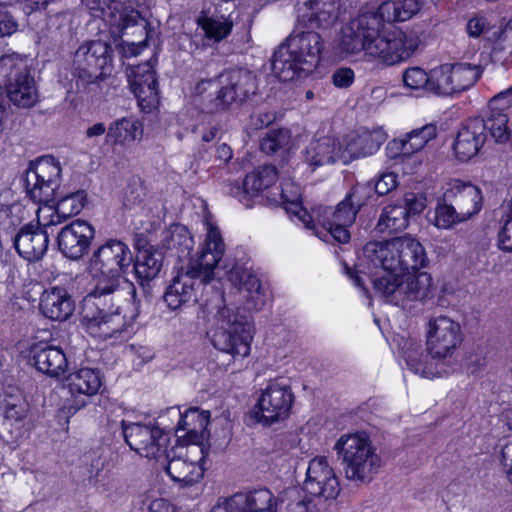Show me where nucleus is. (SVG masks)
Returning a JSON list of instances; mask_svg holds the SVG:
<instances>
[{
	"mask_svg": "<svg viewBox=\"0 0 512 512\" xmlns=\"http://www.w3.org/2000/svg\"><path fill=\"white\" fill-rule=\"evenodd\" d=\"M449 201L438 203L435 208L432 224L439 229H451L457 224L463 223L466 220L465 217L459 215V211Z\"/></svg>",
	"mask_w": 512,
	"mask_h": 512,
	"instance_id": "obj_48",
	"label": "nucleus"
},
{
	"mask_svg": "<svg viewBox=\"0 0 512 512\" xmlns=\"http://www.w3.org/2000/svg\"><path fill=\"white\" fill-rule=\"evenodd\" d=\"M61 175L59 162L52 156H43L26 174V190L34 202H53Z\"/></svg>",
	"mask_w": 512,
	"mask_h": 512,
	"instance_id": "obj_16",
	"label": "nucleus"
},
{
	"mask_svg": "<svg viewBox=\"0 0 512 512\" xmlns=\"http://www.w3.org/2000/svg\"><path fill=\"white\" fill-rule=\"evenodd\" d=\"M278 505L279 512H317L312 500L306 498L297 488L287 489Z\"/></svg>",
	"mask_w": 512,
	"mask_h": 512,
	"instance_id": "obj_47",
	"label": "nucleus"
},
{
	"mask_svg": "<svg viewBox=\"0 0 512 512\" xmlns=\"http://www.w3.org/2000/svg\"><path fill=\"white\" fill-rule=\"evenodd\" d=\"M402 80L404 86L410 90L437 95L434 68L429 72L418 66L407 68L402 74Z\"/></svg>",
	"mask_w": 512,
	"mask_h": 512,
	"instance_id": "obj_46",
	"label": "nucleus"
},
{
	"mask_svg": "<svg viewBox=\"0 0 512 512\" xmlns=\"http://www.w3.org/2000/svg\"><path fill=\"white\" fill-rule=\"evenodd\" d=\"M422 3L419 0H389L383 2L376 10H369L382 24L395 21H406L420 11Z\"/></svg>",
	"mask_w": 512,
	"mask_h": 512,
	"instance_id": "obj_36",
	"label": "nucleus"
},
{
	"mask_svg": "<svg viewBox=\"0 0 512 512\" xmlns=\"http://www.w3.org/2000/svg\"><path fill=\"white\" fill-rule=\"evenodd\" d=\"M386 139L387 135L381 128L349 133L340 140L341 162L348 164L354 159L373 155Z\"/></svg>",
	"mask_w": 512,
	"mask_h": 512,
	"instance_id": "obj_22",
	"label": "nucleus"
},
{
	"mask_svg": "<svg viewBox=\"0 0 512 512\" xmlns=\"http://www.w3.org/2000/svg\"><path fill=\"white\" fill-rule=\"evenodd\" d=\"M206 235L200 252L191 257L186 267H181L166 288L164 301L171 310L197 301V279L209 282L214 276V270L225 253V243L219 228L206 218Z\"/></svg>",
	"mask_w": 512,
	"mask_h": 512,
	"instance_id": "obj_4",
	"label": "nucleus"
},
{
	"mask_svg": "<svg viewBox=\"0 0 512 512\" xmlns=\"http://www.w3.org/2000/svg\"><path fill=\"white\" fill-rule=\"evenodd\" d=\"M218 156L224 161L229 160L232 157V151L229 146L222 144L217 149Z\"/></svg>",
	"mask_w": 512,
	"mask_h": 512,
	"instance_id": "obj_64",
	"label": "nucleus"
},
{
	"mask_svg": "<svg viewBox=\"0 0 512 512\" xmlns=\"http://www.w3.org/2000/svg\"><path fill=\"white\" fill-rule=\"evenodd\" d=\"M142 512H176V508L163 498H146L141 505Z\"/></svg>",
	"mask_w": 512,
	"mask_h": 512,
	"instance_id": "obj_56",
	"label": "nucleus"
},
{
	"mask_svg": "<svg viewBox=\"0 0 512 512\" xmlns=\"http://www.w3.org/2000/svg\"><path fill=\"white\" fill-rule=\"evenodd\" d=\"M107 133V129L104 123L98 122L93 124L91 127H89L86 130V137L87 138H95L102 136L103 134Z\"/></svg>",
	"mask_w": 512,
	"mask_h": 512,
	"instance_id": "obj_61",
	"label": "nucleus"
},
{
	"mask_svg": "<svg viewBox=\"0 0 512 512\" xmlns=\"http://www.w3.org/2000/svg\"><path fill=\"white\" fill-rule=\"evenodd\" d=\"M36 368L50 376H58L65 372L67 359L58 347L45 346L34 354Z\"/></svg>",
	"mask_w": 512,
	"mask_h": 512,
	"instance_id": "obj_40",
	"label": "nucleus"
},
{
	"mask_svg": "<svg viewBox=\"0 0 512 512\" xmlns=\"http://www.w3.org/2000/svg\"><path fill=\"white\" fill-rule=\"evenodd\" d=\"M323 50L321 36L313 31L289 36L274 52L272 70L281 81H293L311 73Z\"/></svg>",
	"mask_w": 512,
	"mask_h": 512,
	"instance_id": "obj_6",
	"label": "nucleus"
},
{
	"mask_svg": "<svg viewBox=\"0 0 512 512\" xmlns=\"http://www.w3.org/2000/svg\"><path fill=\"white\" fill-rule=\"evenodd\" d=\"M197 26L203 30L204 38L217 44L225 40L232 32L234 22L230 16H199Z\"/></svg>",
	"mask_w": 512,
	"mask_h": 512,
	"instance_id": "obj_41",
	"label": "nucleus"
},
{
	"mask_svg": "<svg viewBox=\"0 0 512 512\" xmlns=\"http://www.w3.org/2000/svg\"><path fill=\"white\" fill-rule=\"evenodd\" d=\"M294 399L289 379L285 377L271 379L260 390L251 415L263 425L284 421L290 416Z\"/></svg>",
	"mask_w": 512,
	"mask_h": 512,
	"instance_id": "obj_11",
	"label": "nucleus"
},
{
	"mask_svg": "<svg viewBox=\"0 0 512 512\" xmlns=\"http://www.w3.org/2000/svg\"><path fill=\"white\" fill-rule=\"evenodd\" d=\"M128 78L140 109L145 113H151L157 109L160 98L152 65L147 62L132 68Z\"/></svg>",
	"mask_w": 512,
	"mask_h": 512,
	"instance_id": "obj_23",
	"label": "nucleus"
},
{
	"mask_svg": "<svg viewBox=\"0 0 512 512\" xmlns=\"http://www.w3.org/2000/svg\"><path fill=\"white\" fill-rule=\"evenodd\" d=\"M0 75L8 78L6 92L15 106L30 108L38 102L35 80L25 71V65L18 55H4L0 58Z\"/></svg>",
	"mask_w": 512,
	"mask_h": 512,
	"instance_id": "obj_13",
	"label": "nucleus"
},
{
	"mask_svg": "<svg viewBox=\"0 0 512 512\" xmlns=\"http://www.w3.org/2000/svg\"><path fill=\"white\" fill-rule=\"evenodd\" d=\"M255 79L244 69L225 71L215 79L197 83L195 93L202 98L203 109L214 113L235 101H244L255 93Z\"/></svg>",
	"mask_w": 512,
	"mask_h": 512,
	"instance_id": "obj_9",
	"label": "nucleus"
},
{
	"mask_svg": "<svg viewBox=\"0 0 512 512\" xmlns=\"http://www.w3.org/2000/svg\"><path fill=\"white\" fill-rule=\"evenodd\" d=\"M111 47L103 41L81 45L74 55L75 75L84 83H94L111 72Z\"/></svg>",
	"mask_w": 512,
	"mask_h": 512,
	"instance_id": "obj_15",
	"label": "nucleus"
},
{
	"mask_svg": "<svg viewBox=\"0 0 512 512\" xmlns=\"http://www.w3.org/2000/svg\"><path fill=\"white\" fill-rule=\"evenodd\" d=\"M154 437L151 440H147V446L153 452V455L149 459L155 460L159 465L160 462H165L166 458H169L168 445L170 442L169 433L163 431L158 426L153 431Z\"/></svg>",
	"mask_w": 512,
	"mask_h": 512,
	"instance_id": "obj_49",
	"label": "nucleus"
},
{
	"mask_svg": "<svg viewBox=\"0 0 512 512\" xmlns=\"http://www.w3.org/2000/svg\"><path fill=\"white\" fill-rule=\"evenodd\" d=\"M17 30V23L13 17L7 13L0 11V37L10 36Z\"/></svg>",
	"mask_w": 512,
	"mask_h": 512,
	"instance_id": "obj_60",
	"label": "nucleus"
},
{
	"mask_svg": "<svg viewBox=\"0 0 512 512\" xmlns=\"http://www.w3.org/2000/svg\"><path fill=\"white\" fill-rule=\"evenodd\" d=\"M14 247L27 261H38L48 249L49 239L45 231L33 225H26L13 238Z\"/></svg>",
	"mask_w": 512,
	"mask_h": 512,
	"instance_id": "obj_30",
	"label": "nucleus"
},
{
	"mask_svg": "<svg viewBox=\"0 0 512 512\" xmlns=\"http://www.w3.org/2000/svg\"><path fill=\"white\" fill-rule=\"evenodd\" d=\"M144 133L142 122L134 117H122L110 123L106 141L121 147H130L140 141Z\"/></svg>",
	"mask_w": 512,
	"mask_h": 512,
	"instance_id": "obj_35",
	"label": "nucleus"
},
{
	"mask_svg": "<svg viewBox=\"0 0 512 512\" xmlns=\"http://www.w3.org/2000/svg\"><path fill=\"white\" fill-rule=\"evenodd\" d=\"M207 455L206 446L187 445L169 451V458L160 462L170 478L182 486L197 483L204 475V461Z\"/></svg>",
	"mask_w": 512,
	"mask_h": 512,
	"instance_id": "obj_12",
	"label": "nucleus"
},
{
	"mask_svg": "<svg viewBox=\"0 0 512 512\" xmlns=\"http://www.w3.org/2000/svg\"><path fill=\"white\" fill-rule=\"evenodd\" d=\"M463 342L461 324L451 317L440 315L428 320L425 329V351L419 344L407 341L403 357L409 370L427 379L444 376L446 366Z\"/></svg>",
	"mask_w": 512,
	"mask_h": 512,
	"instance_id": "obj_3",
	"label": "nucleus"
},
{
	"mask_svg": "<svg viewBox=\"0 0 512 512\" xmlns=\"http://www.w3.org/2000/svg\"><path fill=\"white\" fill-rule=\"evenodd\" d=\"M20 210L19 205L0 208V246L2 245L3 236L10 234L11 229L20 223V220L14 217V214L20 212Z\"/></svg>",
	"mask_w": 512,
	"mask_h": 512,
	"instance_id": "obj_54",
	"label": "nucleus"
},
{
	"mask_svg": "<svg viewBox=\"0 0 512 512\" xmlns=\"http://www.w3.org/2000/svg\"><path fill=\"white\" fill-rule=\"evenodd\" d=\"M354 72L350 68L337 69L333 76V83L338 88H347L354 82Z\"/></svg>",
	"mask_w": 512,
	"mask_h": 512,
	"instance_id": "obj_59",
	"label": "nucleus"
},
{
	"mask_svg": "<svg viewBox=\"0 0 512 512\" xmlns=\"http://www.w3.org/2000/svg\"><path fill=\"white\" fill-rule=\"evenodd\" d=\"M157 426L152 424L123 423V434L129 447L139 455L150 458L153 452L147 446V440H151L153 431Z\"/></svg>",
	"mask_w": 512,
	"mask_h": 512,
	"instance_id": "obj_39",
	"label": "nucleus"
},
{
	"mask_svg": "<svg viewBox=\"0 0 512 512\" xmlns=\"http://www.w3.org/2000/svg\"><path fill=\"white\" fill-rule=\"evenodd\" d=\"M340 0H310L300 8V20L310 28H328L338 19Z\"/></svg>",
	"mask_w": 512,
	"mask_h": 512,
	"instance_id": "obj_31",
	"label": "nucleus"
},
{
	"mask_svg": "<svg viewBox=\"0 0 512 512\" xmlns=\"http://www.w3.org/2000/svg\"><path fill=\"white\" fill-rule=\"evenodd\" d=\"M278 499L269 489L238 493L219 501L210 512H276Z\"/></svg>",
	"mask_w": 512,
	"mask_h": 512,
	"instance_id": "obj_21",
	"label": "nucleus"
},
{
	"mask_svg": "<svg viewBox=\"0 0 512 512\" xmlns=\"http://www.w3.org/2000/svg\"><path fill=\"white\" fill-rule=\"evenodd\" d=\"M40 309L51 320H66L74 311V303L63 287H52L43 292Z\"/></svg>",
	"mask_w": 512,
	"mask_h": 512,
	"instance_id": "obj_33",
	"label": "nucleus"
},
{
	"mask_svg": "<svg viewBox=\"0 0 512 512\" xmlns=\"http://www.w3.org/2000/svg\"><path fill=\"white\" fill-rule=\"evenodd\" d=\"M53 202H38L40 204L37 210L38 223L43 227L55 226L62 223L65 218L58 211V206Z\"/></svg>",
	"mask_w": 512,
	"mask_h": 512,
	"instance_id": "obj_53",
	"label": "nucleus"
},
{
	"mask_svg": "<svg viewBox=\"0 0 512 512\" xmlns=\"http://www.w3.org/2000/svg\"><path fill=\"white\" fill-rule=\"evenodd\" d=\"M162 247L172 255L183 257L190 254L194 239L184 225L173 224L163 233Z\"/></svg>",
	"mask_w": 512,
	"mask_h": 512,
	"instance_id": "obj_38",
	"label": "nucleus"
},
{
	"mask_svg": "<svg viewBox=\"0 0 512 512\" xmlns=\"http://www.w3.org/2000/svg\"><path fill=\"white\" fill-rule=\"evenodd\" d=\"M56 198H58L56 196ZM86 195L84 191H76L70 193L60 199H56L55 203L58 206V211L64 216L65 219L78 214L84 207Z\"/></svg>",
	"mask_w": 512,
	"mask_h": 512,
	"instance_id": "obj_51",
	"label": "nucleus"
},
{
	"mask_svg": "<svg viewBox=\"0 0 512 512\" xmlns=\"http://www.w3.org/2000/svg\"><path fill=\"white\" fill-rule=\"evenodd\" d=\"M489 28L488 20L483 17L476 15L472 17L466 25V31L470 37L477 38L485 33Z\"/></svg>",
	"mask_w": 512,
	"mask_h": 512,
	"instance_id": "obj_58",
	"label": "nucleus"
},
{
	"mask_svg": "<svg viewBox=\"0 0 512 512\" xmlns=\"http://www.w3.org/2000/svg\"><path fill=\"white\" fill-rule=\"evenodd\" d=\"M444 200L451 202L459 211V215L469 220L481 209V191L470 182L455 179L448 183L444 192Z\"/></svg>",
	"mask_w": 512,
	"mask_h": 512,
	"instance_id": "obj_25",
	"label": "nucleus"
},
{
	"mask_svg": "<svg viewBox=\"0 0 512 512\" xmlns=\"http://www.w3.org/2000/svg\"><path fill=\"white\" fill-rule=\"evenodd\" d=\"M437 135L434 124H427L405 135L391 140L386 146L387 156L391 159L410 157L421 151Z\"/></svg>",
	"mask_w": 512,
	"mask_h": 512,
	"instance_id": "obj_26",
	"label": "nucleus"
},
{
	"mask_svg": "<svg viewBox=\"0 0 512 512\" xmlns=\"http://www.w3.org/2000/svg\"><path fill=\"white\" fill-rule=\"evenodd\" d=\"M201 313L207 324V334L215 348L236 357L250 353L254 328L249 316L228 303L219 294L209 299Z\"/></svg>",
	"mask_w": 512,
	"mask_h": 512,
	"instance_id": "obj_5",
	"label": "nucleus"
},
{
	"mask_svg": "<svg viewBox=\"0 0 512 512\" xmlns=\"http://www.w3.org/2000/svg\"><path fill=\"white\" fill-rule=\"evenodd\" d=\"M482 72L480 65L466 62L444 63L434 67L437 95L451 96L471 88Z\"/></svg>",
	"mask_w": 512,
	"mask_h": 512,
	"instance_id": "obj_17",
	"label": "nucleus"
},
{
	"mask_svg": "<svg viewBox=\"0 0 512 512\" xmlns=\"http://www.w3.org/2000/svg\"><path fill=\"white\" fill-rule=\"evenodd\" d=\"M94 236V228L88 222L78 219L61 229L58 246L66 257L79 259L88 250Z\"/></svg>",
	"mask_w": 512,
	"mask_h": 512,
	"instance_id": "obj_24",
	"label": "nucleus"
},
{
	"mask_svg": "<svg viewBox=\"0 0 512 512\" xmlns=\"http://www.w3.org/2000/svg\"><path fill=\"white\" fill-rule=\"evenodd\" d=\"M364 255L383 274H374V289L388 303L411 309L416 303H424L434 297L431 274L421 269L429 259L423 245L410 235L395 237L382 242H369Z\"/></svg>",
	"mask_w": 512,
	"mask_h": 512,
	"instance_id": "obj_1",
	"label": "nucleus"
},
{
	"mask_svg": "<svg viewBox=\"0 0 512 512\" xmlns=\"http://www.w3.org/2000/svg\"><path fill=\"white\" fill-rule=\"evenodd\" d=\"M333 449L349 481L369 483L382 466V458L365 432L342 434L335 442Z\"/></svg>",
	"mask_w": 512,
	"mask_h": 512,
	"instance_id": "obj_8",
	"label": "nucleus"
},
{
	"mask_svg": "<svg viewBox=\"0 0 512 512\" xmlns=\"http://www.w3.org/2000/svg\"><path fill=\"white\" fill-rule=\"evenodd\" d=\"M94 17H99L111 28L112 33H123L129 27L138 25L139 12L125 3L105 0H82Z\"/></svg>",
	"mask_w": 512,
	"mask_h": 512,
	"instance_id": "obj_20",
	"label": "nucleus"
},
{
	"mask_svg": "<svg viewBox=\"0 0 512 512\" xmlns=\"http://www.w3.org/2000/svg\"><path fill=\"white\" fill-rule=\"evenodd\" d=\"M120 294L97 295L91 290L84 299L83 304V324L86 331L93 337L106 340L108 338L118 337L130 325V321L122 315V307L116 305Z\"/></svg>",
	"mask_w": 512,
	"mask_h": 512,
	"instance_id": "obj_10",
	"label": "nucleus"
},
{
	"mask_svg": "<svg viewBox=\"0 0 512 512\" xmlns=\"http://www.w3.org/2000/svg\"><path fill=\"white\" fill-rule=\"evenodd\" d=\"M229 281L238 287L248 310H261L266 303V294L260 279L242 266H234L228 273Z\"/></svg>",
	"mask_w": 512,
	"mask_h": 512,
	"instance_id": "obj_27",
	"label": "nucleus"
},
{
	"mask_svg": "<svg viewBox=\"0 0 512 512\" xmlns=\"http://www.w3.org/2000/svg\"><path fill=\"white\" fill-rule=\"evenodd\" d=\"M277 178L278 174L274 166H260L245 177L242 186L233 185L230 193L242 201V196L256 195L268 189L276 182Z\"/></svg>",
	"mask_w": 512,
	"mask_h": 512,
	"instance_id": "obj_34",
	"label": "nucleus"
},
{
	"mask_svg": "<svg viewBox=\"0 0 512 512\" xmlns=\"http://www.w3.org/2000/svg\"><path fill=\"white\" fill-rule=\"evenodd\" d=\"M65 386L70 394L64 409L74 414L87 405V399L96 395L102 386L99 370L89 367L76 369L68 374Z\"/></svg>",
	"mask_w": 512,
	"mask_h": 512,
	"instance_id": "obj_18",
	"label": "nucleus"
},
{
	"mask_svg": "<svg viewBox=\"0 0 512 512\" xmlns=\"http://www.w3.org/2000/svg\"><path fill=\"white\" fill-rule=\"evenodd\" d=\"M419 43L414 30L394 28L380 34L379 19L369 10H363L341 29L337 48L345 56L364 51L390 66L411 57Z\"/></svg>",
	"mask_w": 512,
	"mask_h": 512,
	"instance_id": "obj_2",
	"label": "nucleus"
},
{
	"mask_svg": "<svg viewBox=\"0 0 512 512\" xmlns=\"http://www.w3.org/2000/svg\"><path fill=\"white\" fill-rule=\"evenodd\" d=\"M397 178L398 176L394 172L382 173L375 184L376 192L380 195L388 194L389 192L396 188L398 184Z\"/></svg>",
	"mask_w": 512,
	"mask_h": 512,
	"instance_id": "obj_57",
	"label": "nucleus"
},
{
	"mask_svg": "<svg viewBox=\"0 0 512 512\" xmlns=\"http://www.w3.org/2000/svg\"><path fill=\"white\" fill-rule=\"evenodd\" d=\"M510 106V100L501 102L498 105H492V99L490 100V114L487 119L484 120V126L485 131L489 130L491 137H493L496 142L504 143L510 138L508 116L503 112Z\"/></svg>",
	"mask_w": 512,
	"mask_h": 512,
	"instance_id": "obj_42",
	"label": "nucleus"
},
{
	"mask_svg": "<svg viewBox=\"0 0 512 512\" xmlns=\"http://www.w3.org/2000/svg\"><path fill=\"white\" fill-rule=\"evenodd\" d=\"M362 188L354 187L350 193L334 208H325L318 216V222L339 243L350 240L349 227L354 223L356 215L364 205Z\"/></svg>",
	"mask_w": 512,
	"mask_h": 512,
	"instance_id": "obj_14",
	"label": "nucleus"
},
{
	"mask_svg": "<svg viewBox=\"0 0 512 512\" xmlns=\"http://www.w3.org/2000/svg\"><path fill=\"white\" fill-rule=\"evenodd\" d=\"M209 417L208 411L197 408L188 409L180 415L176 428L178 439L183 440L187 445L205 446L204 443L208 439Z\"/></svg>",
	"mask_w": 512,
	"mask_h": 512,
	"instance_id": "obj_29",
	"label": "nucleus"
},
{
	"mask_svg": "<svg viewBox=\"0 0 512 512\" xmlns=\"http://www.w3.org/2000/svg\"><path fill=\"white\" fill-rule=\"evenodd\" d=\"M0 410L6 420L18 422L26 416L27 405L20 395H9L1 402Z\"/></svg>",
	"mask_w": 512,
	"mask_h": 512,
	"instance_id": "obj_50",
	"label": "nucleus"
},
{
	"mask_svg": "<svg viewBox=\"0 0 512 512\" xmlns=\"http://www.w3.org/2000/svg\"><path fill=\"white\" fill-rule=\"evenodd\" d=\"M303 489L312 496L324 499H335L338 496L340 483L325 456H317L309 462Z\"/></svg>",
	"mask_w": 512,
	"mask_h": 512,
	"instance_id": "obj_19",
	"label": "nucleus"
},
{
	"mask_svg": "<svg viewBox=\"0 0 512 512\" xmlns=\"http://www.w3.org/2000/svg\"><path fill=\"white\" fill-rule=\"evenodd\" d=\"M506 100H510L512 105V86L509 89L495 95L492 98V105H498Z\"/></svg>",
	"mask_w": 512,
	"mask_h": 512,
	"instance_id": "obj_63",
	"label": "nucleus"
},
{
	"mask_svg": "<svg viewBox=\"0 0 512 512\" xmlns=\"http://www.w3.org/2000/svg\"><path fill=\"white\" fill-rule=\"evenodd\" d=\"M400 205H403L410 215L421 213L426 207V198L421 194L407 193Z\"/></svg>",
	"mask_w": 512,
	"mask_h": 512,
	"instance_id": "obj_55",
	"label": "nucleus"
},
{
	"mask_svg": "<svg viewBox=\"0 0 512 512\" xmlns=\"http://www.w3.org/2000/svg\"><path fill=\"white\" fill-rule=\"evenodd\" d=\"M408 223L406 208L399 203L389 204L382 209L376 229L380 233H392L405 229Z\"/></svg>",
	"mask_w": 512,
	"mask_h": 512,
	"instance_id": "obj_44",
	"label": "nucleus"
},
{
	"mask_svg": "<svg viewBox=\"0 0 512 512\" xmlns=\"http://www.w3.org/2000/svg\"><path fill=\"white\" fill-rule=\"evenodd\" d=\"M501 461L504 467L512 466V441L507 442L501 450Z\"/></svg>",
	"mask_w": 512,
	"mask_h": 512,
	"instance_id": "obj_62",
	"label": "nucleus"
},
{
	"mask_svg": "<svg viewBox=\"0 0 512 512\" xmlns=\"http://www.w3.org/2000/svg\"><path fill=\"white\" fill-rule=\"evenodd\" d=\"M290 143L288 130H273L267 133L261 142V149L267 154L275 153L286 148Z\"/></svg>",
	"mask_w": 512,
	"mask_h": 512,
	"instance_id": "obj_52",
	"label": "nucleus"
},
{
	"mask_svg": "<svg viewBox=\"0 0 512 512\" xmlns=\"http://www.w3.org/2000/svg\"><path fill=\"white\" fill-rule=\"evenodd\" d=\"M134 262L133 253L127 243L109 239L92 253L87 271L94 282L97 295L121 294V281Z\"/></svg>",
	"mask_w": 512,
	"mask_h": 512,
	"instance_id": "obj_7",
	"label": "nucleus"
},
{
	"mask_svg": "<svg viewBox=\"0 0 512 512\" xmlns=\"http://www.w3.org/2000/svg\"><path fill=\"white\" fill-rule=\"evenodd\" d=\"M304 161L312 170L341 161L340 140L326 136L311 141L305 149Z\"/></svg>",
	"mask_w": 512,
	"mask_h": 512,
	"instance_id": "obj_32",
	"label": "nucleus"
},
{
	"mask_svg": "<svg viewBox=\"0 0 512 512\" xmlns=\"http://www.w3.org/2000/svg\"><path fill=\"white\" fill-rule=\"evenodd\" d=\"M300 199V187L291 180H283L279 197L272 198L274 202L283 205L288 214L298 219L304 226L310 227L312 217L302 206Z\"/></svg>",
	"mask_w": 512,
	"mask_h": 512,
	"instance_id": "obj_37",
	"label": "nucleus"
},
{
	"mask_svg": "<svg viewBox=\"0 0 512 512\" xmlns=\"http://www.w3.org/2000/svg\"><path fill=\"white\" fill-rule=\"evenodd\" d=\"M162 267V254L153 249L139 251L134 262L136 277L143 284L157 277Z\"/></svg>",
	"mask_w": 512,
	"mask_h": 512,
	"instance_id": "obj_45",
	"label": "nucleus"
},
{
	"mask_svg": "<svg viewBox=\"0 0 512 512\" xmlns=\"http://www.w3.org/2000/svg\"><path fill=\"white\" fill-rule=\"evenodd\" d=\"M490 54L494 61L512 59V18L503 26L490 33L487 37Z\"/></svg>",
	"mask_w": 512,
	"mask_h": 512,
	"instance_id": "obj_43",
	"label": "nucleus"
},
{
	"mask_svg": "<svg viewBox=\"0 0 512 512\" xmlns=\"http://www.w3.org/2000/svg\"><path fill=\"white\" fill-rule=\"evenodd\" d=\"M486 141L484 120L474 118L467 121L458 131L453 148L456 157L467 161L478 154Z\"/></svg>",
	"mask_w": 512,
	"mask_h": 512,
	"instance_id": "obj_28",
	"label": "nucleus"
}]
</instances>
